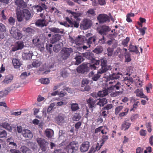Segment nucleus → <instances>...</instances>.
<instances>
[{"label":"nucleus","instance_id":"obj_10","mask_svg":"<svg viewBox=\"0 0 153 153\" xmlns=\"http://www.w3.org/2000/svg\"><path fill=\"white\" fill-rule=\"evenodd\" d=\"M25 46L24 42L22 41H18L16 43V46L12 48V51H15L18 50H21Z\"/></svg>","mask_w":153,"mask_h":153},{"label":"nucleus","instance_id":"obj_15","mask_svg":"<svg viewBox=\"0 0 153 153\" xmlns=\"http://www.w3.org/2000/svg\"><path fill=\"white\" fill-rule=\"evenodd\" d=\"M23 16L26 20L30 19L31 18L30 11L27 9H24L22 10Z\"/></svg>","mask_w":153,"mask_h":153},{"label":"nucleus","instance_id":"obj_55","mask_svg":"<svg viewBox=\"0 0 153 153\" xmlns=\"http://www.w3.org/2000/svg\"><path fill=\"white\" fill-rule=\"evenodd\" d=\"M125 62H129L131 60L130 57V55L129 53H125Z\"/></svg>","mask_w":153,"mask_h":153},{"label":"nucleus","instance_id":"obj_29","mask_svg":"<svg viewBox=\"0 0 153 153\" xmlns=\"http://www.w3.org/2000/svg\"><path fill=\"white\" fill-rule=\"evenodd\" d=\"M60 36L58 34H55L53 35L51 40V43L54 44L55 42L59 41L60 39Z\"/></svg>","mask_w":153,"mask_h":153},{"label":"nucleus","instance_id":"obj_18","mask_svg":"<svg viewBox=\"0 0 153 153\" xmlns=\"http://www.w3.org/2000/svg\"><path fill=\"white\" fill-rule=\"evenodd\" d=\"M65 19L66 21L70 24L71 27H75L77 28L79 27V24L77 21H72L68 17H66Z\"/></svg>","mask_w":153,"mask_h":153},{"label":"nucleus","instance_id":"obj_13","mask_svg":"<svg viewBox=\"0 0 153 153\" xmlns=\"http://www.w3.org/2000/svg\"><path fill=\"white\" fill-rule=\"evenodd\" d=\"M88 67L86 64H82L79 66L77 68V72L79 73L83 74L87 72Z\"/></svg>","mask_w":153,"mask_h":153},{"label":"nucleus","instance_id":"obj_24","mask_svg":"<svg viewBox=\"0 0 153 153\" xmlns=\"http://www.w3.org/2000/svg\"><path fill=\"white\" fill-rule=\"evenodd\" d=\"M15 3L20 8H23L27 6L26 3L23 0H16Z\"/></svg>","mask_w":153,"mask_h":153},{"label":"nucleus","instance_id":"obj_41","mask_svg":"<svg viewBox=\"0 0 153 153\" xmlns=\"http://www.w3.org/2000/svg\"><path fill=\"white\" fill-rule=\"evenodd\" d=\"M61 49V46L59 43L56 44L53 47V51L55 52H58Z\"/></svg>","mask_w":153,"mask_h":153},{"label":"nucleus","instance_id":"obj_57","mask_svg":"<svg viewBox=\"0 0 153 153\" xmlns=\"http://www.w3.org/2000/svg\"><path fill=\"white\" fill-rule=\"evenodd\" d=\"M123 108V106L120 105L117 106L115 108V112L116 114H117L121 111Z\"/></svg>","mask_w":153,"mask_h":153},{"label":"nucleus","instance_id":"obj_12","mask_svg":"<svg viewBox=\"0 0 153 153\" xmlns=\"http://www.w3.org/2000/svg\"><path fill=\"white\" fill-rule=\"evenodd\" d=\"M96 100H94L93 98L91 97L86 100V102L88 107L90 108H91L92 110L93 108H94L95 106L97 105L96 103Z\"/></svg>","mask_w":153,"mask_h":153},{"label":"nucleus","instance_id":"obj_1","mask_svg":"<svg viewBox=\"0 0 153 153\" xmlns=\"http://www.w3.org/2000/svg\"><path fill=\"white\" fill-rule=\"evenodd\" d=\"M101 68L97 72V73L94 74V71H91L89 74V77L91 78L94 81H97L100 78L101 75L105 73L108 71H110L112 69V67L110 65H107V61L105 59H101Z\"/></svg>","mask_w":153,"mask_h":153},{"label":"nucleus","instance_id":"obj_34","mask_svg":"<svg viewBox=\"0 0 153 153\" xmlns=\"http://www.w3.org/2000/svg\"><path fill=\"white\" fill-rule=\"evenodd\" d=\"M50 30L55 33H61L62 34L64 32V30L63 29H59L56 27H51L49 29Z\"/></svg>","mask_w":153,"mask_h":153},{"label":"nucleus","instance_id":"obj_36","mask_svg":"<svg viewBox=\"0 0 153 153\" xmlns=\"http://www.w3.org/2000/svg\"><path fill=\"white\" fill-rule=\"evenodd\" d=\"M108 94V92L107 90H103L102 91H99L97 93L98 96L101 97L106 96Z\"/></svg>","mask_w":153,"mask_h":153},{"label":"nucleus","instance_id":"obj_30","mask_svg":"<svg viewBox=\"0 0 153 153\" xmlns=\"http://www.w3.org/2000/svg\"><path fill=\"white\" fill-rule=\"evenodd\" d=\"M68 12L71 13L74 18L76 19L77 21L80 20V19L79 17L81 16L82 15V14L76 12H72L70 10H68Z\"/></svg>","mask_w":153,"mask_h":153},{"label":"nucleus","instance_id":"obj_46","mask_svg":"<svg viewBox=\"0 0 153 153\" xmlns=\"http://www.w3.org/2000/svg\"><path fill=\"white\" fill-rule=\"evenodd\" d=\"M103 51V49L102 47L99 46L97 47L93 51L97 54H98L101 53Z\"/></svg>","mask_w":153,"mask_h":153},{"label":"nucleus","instance_id":"obj_37","mask_svg":"<svg viewBox=\"0 0 153 153\" xmlns=\"http://www.w3.org/2000/svg\"><path fill=\"white\" fill-rule=\"evenodd\" d=\"M130 51L131 52H135L136 53H139L137 48L136 46H134L131 45H130Z\"/></svg>","mask_w":153,"mask_h":153},{"label":"nucleus","instance_id":"obj_45","mask_svg":"<svg viewBox=\"0 0 153 153\" xmlns=\"http://www.w3.org/2000/svg\"><path fill=\"white\" fill-rule=\"evenodd\" d=\"M129 109L128 108H126L124 109V111L121 112L119 114V116L120 117H123L126 116L128 114Z\"/></svg>","mask_w":153,"mask_h":153},{"label":"nucleus","instance_id":"obj_43","mask_svg":"<svg viewBox=\"0 0 153 153\" xmlns=\"http://www.w3.org/2000/svg\"><path fill=\"white\" fill-rule=\"evenodd\" d=\"M33 43L36 47L40 48L41 47V45L39 44V39L36 38L33 39L32 41Z\"/></svg>","mask_w":153,"mask_h":153},{"label":"nucleus","instance_id":"obj_32","mask_svg":"<svg viewBox=\"0 0 153 153\" xmlns=\"http://www.w3.org/2000/svg\"><path fill=\"white\" fill-rule=\"evenodd\" d=\"M13 76L12 75H8L6 76L3 81L4 83L7 84L11 82L13 79Z\"/></svg>","mask_w":153,"mask_h":153},{"label":"nucleus","instance_id":"obj_58","mask_svg":"<svg viewBox=\"0 0 153 153\" xmlns=\"http://www.w3.org/2000/svg\"><path fill=\"white\" fill-rule=\"evenodd\" d=\"M114 90H118L120 89L121 87V84L120 82H117L114 85Z\"/></svg>","mask_w":153,"mask_h":153},{"label":"nucleus","instance_id":"obj_26","mask_svg":"<svg viewBox=\"0 0 153 153\" xmlns=\"http://www.w3.org/2000/svg\"><path fill=\"white\" fill-rule=\"evenodd\" d=\"M22 135L26 138H31L33 137V134L31 131L28 129H25L23 131Z\"/></svg>","mask_w":153,"mask_h":153},{"label":"nucleus","instance_id":"obj_9","mask_svg":"<svg viewBox=\"0 0 153 153\" xmlns=\"http://www.w3.org/2000/svg\"><path fill=\"white\" fill-rule=\"evenodd\" d=\"M90 143L88 141L83 142L80 146L79 149L82 153L87 151L90 147Z\"/></svg>","mask_w":153,"mask_h":153},{"label":"nucleus","instance_id":"obj_64","mask_svg":"<svg viewBox=\"0 0 153 153\" xmlns=\"http://www.w3.org/2000/svg\"><path fill=\"white\" fill-rule=\"evenodd\" d=\"M23 15L22 13H19L17 14V20L19 22H21L23 20Z\"/></svg>","mask_w":153,"mask_h":153},{"label":"nucleus","instance_id":"obj_23","mask_svg":"<svg viewBox=\"0 0 153 153\" xmlns=\"http://www.w3.org/2000/svg\"><path fill=\"white\" fill-rule=\"evenodd\" d=\"M33 55L32 51H30L28 53H24L22 54V57L24 59L27 60L31 59Z\"/></svg>","mask_w":153,"mask_h":153},{"label":"nucleus","instance_id":"obj_14","mask_svg":"<svg viewBox=\"0 0 153 153\" xmlns=\"http://www.w3.org/2000/svg\"><path fill=\"white\" fill-rule=\"evenodd\" d=\"M131 123L128 121H125L121 124L120 129L122 130H123L126 131L131 126Z\"/></svg>","mask_w":153,"mask_h":153},{"label":"nucleus","instance_id":"obj_20","mask_svg":"<svg viewBox=\"0 0 153 153\" xmlns=\"http://www.w3.org/2000/svg\"><path fill=\"white\" fill-rule=\"evenodd\" d=\"M55 120L56 122L59 125H61L65 123L64 117L61 115H59L56 117Z\"/></svg>","mask_w":153,"mask_h":153},{"label":"nucleus","instance_id":"obj_5","mask_svg":"<svg viewBox=\"0 0 153 153\" xmlns=\"http://www.w3.org/2000/svg\"><path fill=\"white\" fill-rule=\"evenodd\" d=\"M92 22L89 19H83L80 25L81 29L86 30L90 28L92 25Z\"/></svg>","mask_w":153,"mask_h":153},{"label":"nucleus","instance_id":"obj_47","mask_svg":"<svg viewBox=\"0 0 153 153\" xmlns=\"http://www.w3.org/2000/svg\"><path fill=\"white\" fill-rule=\"evenodd\" d=\"M81 117L78 113H76L73 116L72 120L74 121H78L80 119Z\"/></svg>","mask_w":153,"mask_h":153},{"label":"nucleus","instance_id":"obj_49","mask_svg":"<svg viewBox=\"0 0 153 153\" xmlns=\"http://www.w3.org/2000/svg\"><path fill=\"white\" fill-rule=\"evenodd\" d=\"M123 93V92L120 91H116L114 92H113L111 94V96L112 97H116L119 96L121 94Z\"/></svg>","mask_w":153,"mask_h":153},{"label":"nucleus","instance_id":"obj_25","mask_svg":"<svg viewBox=\"0 0 153 153\" xmlns=\"http://www.w3.org/2000/svg\"><path fill=\"white\" fill-rule=\"evenodd\" d=\"M97 39V37L95 36H94L91 37H90L87 40V43L89 45V47H90V45L93 43L94 45H97V43L96 42V40Z\"/></svg>","mask_w":153,"mask_h":153},{"label":"nucleus","instance_id":"obj_21","mask_svg":"<svg viewBox=\"0 0 153 153\" xmlns=\"http://www.w3.org/2000/svg\"><path fill=\"white\" fill-rule=\"evenodd\" d=\"M91 62L92 64L89 65V67L91 69H95L98 68L100 63L99 60H93Z\"/></svg>","mask_w":153,"mask_h":153},{"label":"nucleus","instance_id":"obj_7","mask_svg":"<svg viewBox=\"0 0 153 153\" xmlns=\"http://www.w3.org/2000/svg\"><path fill=\"white\" fill-rule=\"evenodd\" d=\"M97 30L100 34L104 36L106 35L108 32L110 31L111 29L108 26L103 25L97 27Z\"/></svg>","mask_w":153,"mask_h":153},{"label":"nucleus","instance_id":"obj_2","mask_svg":"<svg viewBox=\"0 0 153 153\" xmlns=\"http://www.w3.org/2000/svg\"><path fill=\"white\" fill-rule=\"evenodd\" d=\"M66 150L68 153H73L76 152L78 149V142L73 141L70 142L66 146Z\"/></svg>","mask_w":153,"mask_h":153},{"label":"nucleus","instance_id":"obj_51","mask_svg":"<svg viewBox=\"0 0 153 153\" xmlns=\"http://www.w3.org/2000/svg\"><path fill=\"white\" fill-rule=\"evenodd\" d=\"M130 40L129 38L128 37H127L122 42V44L124 45V47H127L128 46V44Z\"/></svg>","mask_w":153,"mask_h":153},{"label":"nucleus","instance_id":"obj_11","mask_svg":"<svg viewBox=\"0 0 153 153\" xmlns=\"http://www.w3.org/2000/svg\"><path fill=\"white\" fill-rule=\"evenodd\" d=\"M120 76H122V74L120 73H114L107 77V80L110 81L111 80L117 79H119Z\"/></svg>","mask_w":153,"mask_h":153},{"label":"nucleus","instance_id":"obj_33","mask_svg":"<svg viewBox=\"0 0 153 153\" xmlns=\"http://www.w3.org/2000/svg\"><path fill=\"white\" fill-rule=\"evenodd\" d=\"M84 39L82 36L81 35H79L75 39V44L76 45H80L82 44L84 42Z\"/></svg>","mask_w":153,"mask_h":153},{"label":"nucleus","instance_id":"obj_62","mask_svg":"<svg viewBox=\"0 0 153 153\" xmlns=\"http://www.w3.org/2000/svg\"><path fill=\"white\" fill-rule=\"evenodd\" d=\"M152 85L151 83H149L147 86L146 87V90L148 93H150V89H152Z\"/></svg>","mask_w":153,"mask_h":153},{"label":"nucleus","instance_id":"obj_8","mask_svg":"<svg viewBox=\"0 0 153 153\" xmlns=\"http://www.w3.org/2000/svg\"><path fill=\"white\" fill-rule=\"evenodd\" d=\"M97 19L100 23H103L106 22H109L110 19L108 16L107 15L102 14L99 15L97 17Z\"/></svg>","mask_w":153,"mask_h":153},{"label":"nucleus","instance_id":"obj_54","mask_svg":"<svg viewBox=\"0 0 153 153\" xmlns=\"http://www.w3.org/2000/svg\"><path fill=\"white\" fill-rule=\"evenodd\" d=\"M53 48V45L51 44H47L46 45V48L48 51L51 54Z\"/></svg>","mask_w":153,"mask_h":153},{"label":"nucleus","instance_id":"obj_17","mask_svg":"<svg viewBox=\"0 0 153 153\" xmlns=\"http://www.w3.org/2000/svg\"><path fill=\"white\" fill-rule=\"evenodd\" d=\"M36 25L39 27H42L45 26H46L47 24L46 22V20L44 19L38 20L36 22Z\"/></svg>","mask_w":153,"mask_h":153},{"label":"nucleus","instance_id":"obj_31","mask_svg":"<svg viewBox=\"0 0 153 153\" xmlns=\"http://www.w3.org/2000/svg\"><path fill=\"white\" fill-rule=\"evenodd\" d=\"M0 126L10 131H11L12 130L11 127L9 123H7L4 122L1 123L0 125Z\"/></svg>","mask_w":153,"mask_h":153},{"label":"nucleus","instance_id":"obj_59","mask_svg":"<svg viewBox=\"0 0 153 153\" xmlns=\"http://www.w3.org/2000/svg\"><path fill=\"white\" fill-rule=\"evenodd\" d=\"M61 75L63 77H66L68 76V74L67 71L65 70H62L60 73Z\"/></svg>","mask_w":153,"mask_h":153},{"label":"nucleus","instance_id":"obj_56","mask_svg":"<svg viewBox=\"0 0 153 153\" xmlns=\"http://www.w3.org/2000/svg\"><path fill=\"white\" fill-rule=\"evenodd\" d=\"M89 83V81L86 79H83L82 82V87H84L85 86H86Z\"/></svg>","mask_w":153,"mask_h":153},{"label":"nucleus","instance_id":"obj_27","mask_svg":"<svg viewBox=\"0 0 153 153\" xmlns=\"http://www.w3.org/2000/svg\"><path fill=\"white\" fill-rule=\"evenodd\" d=\"M12 63L14 68H19L22 65L20 61L16 59H13L12 60Z\"/></svg>","mask_w":153,"mask_h":153},{"label":"nucleus","instance_id":"obj_16","mask_svg":"<svg viewBox=\"0 0 153 153\" xmlns=\"http://www.w3.org/2000/svg\"><path fill=\"white\" fill-rule=\"evenodd\" d=\"M83 57L82 53L79 54H77L75 57V59L76 60L75 64L78 65L83 62L84 59Z\"/></svg>","mask_w":153,"mask_h":153},{"label":"nucleus","instance_id":"obj_3","mask_svg":"<svg viewBox=\"0 0 153 153\" xmlns=\"http://www.w3.org/2000/svg\"><path fill=\"white\" fill-rule=\"evenodd\" d=\"M10 33L13 37L16 40L21 39L23 36L22 32L14 27H12Z\"/></svg>","mask_w":153,"mask_h":153},{"label":"nucleus","instance_id":"obj_40","mask_svg":"<svg viewBox=\"0 0 153 153\" xmlns=\"http://www.w3.org/2000/svg\"><path fill=\"white\" fill-rule=\"evenodd\" d=\"M7 136V132L5 130L0 128V138H6Z\"/></svg>","mask_w":153,"mask_h":153},{"label":"nucleus","instance_id":"obj_53","mask_svg":"<svg viewBox=\"0 0 153 153\" xmlns=\"http://www.w3.org/2000/svg\"><path fill=\"white\" fill-rule=\"evenodd\" d=\"M113 107V105L112 104H108L104 106L102 108V110H106L107 111H108V110L111 109Z\"/></svg>","mask_w":153,"mask_h":153},{"label":"nucleus","instance_id":"obj_63","mask_svg":"<svg viewBox=\"0 0 153 153\" xmlns=\"http://www.w3.org/2000/svg\"><path fill=\"white\" fill-rule=\"evenodd\" d=\"M107 55L108 56H111L113 52V49L110 48H108L107 49Z\"/></svg>","mask_w":153,"mask_h":153},{"label":"nucleus","instance_id":"obj_50","mask_svg":"<svg viewBox=\"0 0 153 153\" xmlns=\"http://www.w3.org/2000/svg\"><path fill=\"white\" fill-rule=\"evenodd\" d=\"M39 80L41 83L44 84H48L50 82V80L48 78H42Z\"/></svg>","mask_w":153,"mask_h":153},{"label":"nucleus","instance_id":"obj_48","mask_svg":"<svg viewBox=\"0 0 153 153\" xmlns=\"http://www.w3.org/2000/svg\"><path fill=\"white\" fill-rule=\"evenodd\" d=\"M8 93V91L7 90L0 91V99L6 96Z\"/></svg>","mask_w":153,"mask_h":153},{"label":"nucleus","instance_id":"obj_6","mask_svg":"<svg viewBox=\"0 0 153 153\" xmlns=\"http://www.w3.org/2000/svg\"><path fill=\"white\" fill-rule=\"evenodd\" d=\"M73 52L71 48H66L63 49L61 51L62 58L63 60H66L69 57L70 53Z\"/></svg>","mask_w":153,"mask_h":153},{"label":"nucleus","instance_id":"obj_39","mask_svg":"<svg viewBox=\"0 0 153 153\" xmlns=\"http://www.w3.org/2000/svg\"><path fill=\"white\" fill-rule=\"evenodd\" d=\"M95 12L93 9H90L86 13V15L89 17L94 16L95 15Z\"/></svg>","mask_w":153,"mask_h":153},{"label":"nucleus","instance_id":"obj_19","mask_svg":"<svg viewBox=\"0 0 153 153\" xmlns=\"http://www.w3.org/2000/svg\"><path fill=\"white\" fill-rule=\"evenodd\" d=\"M136 96L141 98H146L147 100H148L149 98L143 93L142 90L139 89H137L135 91Z\"/></svg>","mask_w":153,"mask_h":153},{"label":"nucleus","instance_id":"obj_4","mask_svg":"<svg viewBox=\"0 0 153 153\" xmlns=\"http://www.w3.org/2000/svg\"><path fill=\"white\" fill-rule=\"evenodd\" d=\"M36 141L42 150L43 152H45L48 146V142L46 140L42 138H37Z\"/></svg>","mask_w":153,"mask_h":153},{"label":"nucleus","instance_id":"obj_38","mask_svg":"<svg viewBox=\"0 0 153 153\" xmlns=\"http://www.w3.org/2000/svg\"><path fill=\"white\" fill-rule=\"evenodd\" d=\"M42 64V63L41 62L35 59L33 62L32 65L33 67L37 68L40 66Z\"/></svg>","mask_w":153,"mask_h":153},{"label":"nucleus","instance_id":"obj_42","mask_svg":"<svg viewBox=\"0 0 153 153\" xmlns=\"http://www.w3.org/2000/svg\"><path fill=\"white\" fill-rule=\"evenodd\" d=\"M22 151L23 153H32L31 150L26 146L22 147Z\"/></svg>","mask_w":153,"mask_h":153},{"label":"nucleus","instance_id":"obj_60","mask_svg":"<svg viewBox=\"0 0 153 153\" xmlns=\"http://www.w3.org/2000/svg\"><path fill=\"white\" fill-rule=\"evenodd\" d=\"M106 39L105 38L102 36V38L99 39L98 42V43L100 45H102L105 44V43Z\"/></svg>","mask_w":153,"mask_h":153},{"label":"nucleus","instance_id":"obj_52","mask_svg":"<svg viewBox=\"0 0 153 153\" xmlns=\"http://www.w3.org/2000/svg\"><path fill=\"white\" fill-rule=\"evenodd\" d=\"M108 139V135H103L101 138V145H103L105 142Z\"/></svg>","mask_w":153,"mask_h":153},{"label":"nucleus","instance_id":"obj_28","mask_svg":"<svg viewBox=\"0 0 153 153\" xmlns=\"http://www.w3.org/2000/svg\"><path fill=\"white\" fill-rule=\"evenodd\" d=\"M99 101L96 103L97 105H99L100 107L104 106L107 103V100L106 98L99 99Z\"/></svg>","mask_w":153,"mask_h":153},{"label":"nucleus","instance_id":"obj_35","mask_svg":"<svg viewBox=\"0 0 153 153\" xmlns=\"http://www.w3.org/2000/svg\"><path fill=\"white\" fill-rule=\"evenodd\" d=\"M46 136L48 138H51L53 134V131L51 129H47L45 131Z\"/></svg>","mask_w":153,"mask_h":153},{"label":"nucleus","instance_id":"obj_61","mask_svg":"<svg viewBox=\"0 0 153 153\" xmlns=\"http://www.w3.org/2000/svg\"><path fill=\"white\" fill-rule=\"evenodd\" d=\"M8 21L9 23L13 25H14L15 22V19L13 17H11L9 18L8 19Z\"/></svg>","mask_w":153,"mask_h":153},{"label":"nucleus","instance_id":"obj_44","mask_svg":"<svg viewBox=\"0 0 153 153\" xmlns=\"http://www.w3.org/2000/svg\"><path fill=\"white\" fill-rule=\"evenodd\" d=\"M71 110L73 111H75L79 108L78 105L77 103H72L71 104Z\"/></svg>","mask_w":153,"mask_h":153},{"label":"nucleus","instance_id":"obj_22","mask_svg":"<svg viewBox=\"0 0 153 153\" xmlns=\"http://www.w3.org/2000/svg\"><path fill=\"white\" fill-rule=\"evenodd\" d=\"M82 55L83 56L91 60V62L93 61V60H95L94 58V54L92 53L88 52L82 53Z\"/></svg>","mask_w":153,"mask_h":153}]
</instances>
